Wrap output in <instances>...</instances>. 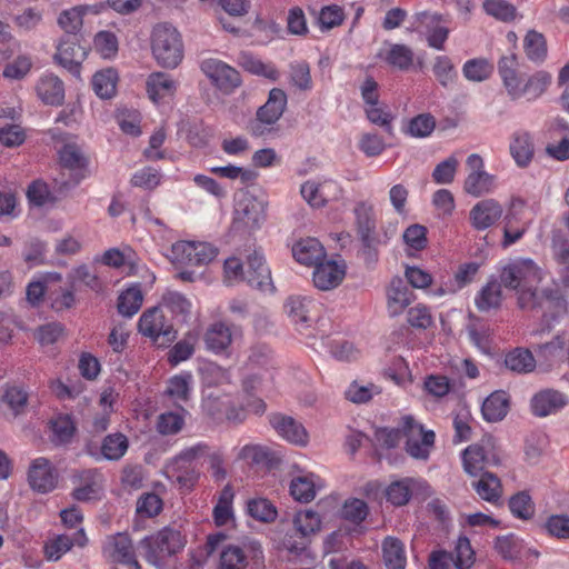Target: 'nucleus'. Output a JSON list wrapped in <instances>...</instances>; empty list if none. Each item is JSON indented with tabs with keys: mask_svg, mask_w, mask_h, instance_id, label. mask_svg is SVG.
Instances as JSON below:
<instances>
[{
	"mask_svg": "<svg viewBox=\"0 0 569 569\" xmlns=\"http://www.w3.org/2000/svg\"><path fill=\"white\" fill-rule=\"evenodd\" d=\"M68 279L74 284L76 282L83 283L86 287L93 291L101 289V281L97 273L93 272L87 264H81L71 270L68 274Z\"/></svg>",
	"mask_w": 569,
	"mask_h": 569,
	"instance_id": "62",
	"label": "nucleus"
},
{
	"mask_svg": "<svg viewBox=\"0 0 569 569\" xmlns=\"http://www.w3.org/2000/svg\"><path fill=\"white\" fill-rule=\"evenodd\" d=\"M331 182L327 181L323 183H317L316 181L308 180L302 183L300 193L310 206L319 208L325 206L327 202L326 189L331 187Z\"/></svg>",
	"mask_w": 569,
	"mask_h": 569,
	"instance_id": "54",
	"label": "nucleus"
},
{
	"mask_svg": "<svg viewBox=\"0 0 569 569\" xmlns=\"http://www.w3.org/2000/svg\"><path fill=\"white\" fill-rule=\"evenodd\" d=\"M503 208L495 199L478 201L469 211V221L477 231H485L495 226L502 217Z\"/></svg>",
	"mask_w": 569,
	"mask_h": 569,
	"instance_id": "17",
	"label": "nucleus"
},
{
	"mask_svg": "<svg viewBox=\"0 0 569 569\" xmlns=\"http://www.w3.org/2000/svg\"><path fill=\"white\" fill-rule=\"evenodd\" d=\"M192 376L189 372L176 375L168 381L167 395L173 400L186 401L189 398Z\"/></svg>",
	"mask_w": 569,
	"mask_h": 569,
	"instance_id": "56",
	"label": "nucleus"
},
{
	"mask_svg": "<svg viewBox=\"0 0 569 569\" xmlns=\"http://www.w3.org/2000/svg\"><path fill=\"white\" fill-rule=\"evenodd\" d=\"M184 425L183 417L173 411L163 412L159 416L157 422V430L161 435H176Z\"/></svg>",
	"mask_w": 569,
	"mask_h": 569,
	"instance_id": "64",
	"label": "nucleus"
},
{
	"mask_svg": "<svg viewBox=\"0 0 569 569\" xmlns=\"http://www.w3.org/2000/svg\"><path fill=\"white\" fill-rule=\"evenodd\" d=\"M41 101L49 106H61L64 101V84L54 74L42 76L36 87Z\"/></svg>",
	"mask_w": 569,
	"mask_h": 569,
	"instance_id": "28",
	"label": "nucleus"
},
{
	"mask_svg": "<svg viewBox=\"0 0 569 569\" xmlns=\"http://www.w3.org/2000/svg\"><path fill=\"white\" fill-rule=\"evenodd\" d=\"M498 73L508 97L512 101L525 99L536 101L548 89L552 77L545 70H538L531 76H525L518 70V58L515 53L502 56L498 61Z\"/></svg>",
	"mask_w": 569,
	"mask_h": 569,
	"instance_id": "1",
	"label": "nucleus"
},
{
	"mask_svg": "<svg viewBox=\"0 0 569 569\" xmlns=\"http://www.w3.org/2000/svg\"><path fill=\"white\" fill-rule=\"evenodd\" d=\"M413 298L412 290L400 278L391 281L388 290V310L391 316H398L408 307Z\"/></svg>",
	"mask_w": 569,
	"mask_h": 569,
	"instance_id": "32",
	"label": "nucleus"
},
{
	"mask_svg": "<svg viewBox=\"0 0 569 569\" xmlns=\"http://www.w3.org/2000/svg\"><path fill=\"white\" fill-rule=\"evenodd\" d=\"M493 72V64L485 58H475L465 62L463 77L472 82H482Z\"/></svg>",
	"mask_w": 569,
	"mask_h": 569,
	"instance_id": "45",
	"label": "nucleus"
},
{
	"mask_svg": "<svg viewBox=\"0 0 569 569\" xmlns=\"http://www.w3.org/2000/svg\"><path fill=\"white\" fill-rule=\"evenodd\" d=\"M86 48L80 44L79 36H63L54 54L56 61L67 69L72 76H80L81 62L86 59Z\"/></svg>",
	"mask_w": 569,
	"mask_h": 569,
	"instance_id": "12",
	"label": "nucleus"
},
{
	"mask_svg": "<svg viewBox=\"0 0 569 569\" xmlns=\"http://www.w3.org/2000/svg\"><path fill=\"white\" fill-rule=\"evenodd\" d=\"M377 57L391 68L407 71L413 64L415 53L406 44L386 42L385 47L377 53Z\"/></svg>",
	"mask_w": 569,
	"mask_h": 569,
	"instance_id": "24",
	"label": "nucleus"
},
{
	"mask_svg": "<svg viewBox=\"0 0 569 569\" xmlns=\"http://www.w3.org/2000/svg\"><path fill=\"white\" fill-rule=\"evenodd\" d=\"M533 142L531 136L526 131L515 132L510 143V153L516 163L525 168L533 158Z\"/></svg>",
	"mask_w": 569,
	"mask_h": 569,
	"instance_id": "34",
	"label": "nucleus"
},
{
	"mask_svg": "<svg viewBox=\"0 0 569 569\" xmlns=\"http://www.w3.org/2000/svg\"><path fill=\"white\" fill-rule=\"evenodd\" d=\"M151 49L158 64L173 69L182 61L183 44L178 30L169 23H160L153 28Z\"/></svg>",
	"mask_w": 569,
	"mask_h": 569,
	"instance_id": "3",
	"label": "nucleus"
},
{
	"mask_svg": "<svg viewBox=\"0 0 569 569\" xmlns=\"http://www.w3.org/2000/svg\"><path fill=\"white\" fill-rule=\"evenodd\" d=\"M358 234L368 256H372L376 246L375 230L376 220L373 209L366 202H360L355 208Z\"/></svg>",
	"mask_w": 569,
	"mask_h": 569,
	"instance_id": "21",
	"label": "nucleus"
},
{
	"mask_svg": "<svg viewBox=\"0 0 569 569\" xmlns=\"http://www.w3.org/2000/svg\"><path fill=\"white\" fill-rule=\"evenodd\" d=\"M186 543L187 537L182 532V526L171 523L141 539L138 548L150 565L162 568L169 558L183 550Z\"/></svg>",
	"mask_w": 569,
	"mask_h": 569,
	"instance_id": "2",
	"label": "nucleus"
},
{
	"mask_svg": "<svg viewBox=\"0 0 569 569\" xmlns=\"http://www.w3.org/2000/svg\"><path fill=\"white\" fill-rule=\"evenodd\" d=\"M247 512L253 519L261 522H272L277 518V508L266 498L250 499L247 503Z\"/></svg>",
	"mask_w": 569,
	"mask_h": 569,
	"instance_id": "52",
	"label": "nucleus"
},
{
	"mask_svg": "<svg viewBox=\"0 0 569 569\" xmlns=\"http://www.w3.org/2000/svg\"><path fill=\"white\" fill-rule=\"evenodd\" d=\"M293 258L301 264L316 266L326 257L323 246L316 238L300 239L292 247Z\"/></svg>",
	"mask_w": 569,
	"mask_h": 569,
	"instance_id": "30",
	"label": "nucleus"
},
{
	"mask_svg": "<svg viewBox=\"0 0 569 569\" xmlns=\"http://www.w3.org/2000/svg\"><path fill=\"white\" fill-rule=\"evenodd\" d=\"M118 73L108 68L97 71L92 77V88L96 94L102 99H110L116 93Z\"/></svg>",
	"mask_w": 569,
	"mask_h": 569,
	"instance_id": "40",
	"label": "nucleus"
},
{
	"mask_svg": "<svg viewBox=\"0 0 569 569\" xmlns=\"http://www.w3.org/2000/svg\"><path fill=\"white\" fill-rule=\"evenodd\" d=\"M52 442L57 446H63L71 442L76 426L69 416H59L51 421Z\"/></svg>",
	"mask_w": 569,
	"mask_h": 569,
	"instance_id": "51",
	"label": "nucleus"
},
{
	"mask_svg": "<svg viewBox=\"0 0 569 569\" xmlns=\"http://www.w3.org/2000/svg\"><path fill=\"white\" fill-rule=\"evenodd\" d=\"M343 277L345 269L332 260L316 263L312 272L315 287L323 291L338 287Z\"/></svg>",
	"mask_w": 569,
	"mask_h": 569,
	"instance_id": "23",
	"label": "nucleus"
},
{
	"mask_svg": "<svg viewBox=\"0 0 569 569\" xmlns=\"http://www.w3.org/2000/svg\"><path fill=\"white\" fill-rule=\"evenodd\" d=\"M432 71L436 79L443 88L453 86L458 79V72L448 56L436 57Z\"/></svg>",
	"mask_w": 569,
	"mask_h": 569,
	"instance_id": "48",
	"label": "nucleus"
},
{
	"mask_svg": "<svg viewBox=\"0 0 569 569\" xmlns=\"http://www.w3.org/2000/svg\"><path fill=\"white\" fill-rule=\"evenodd\" d=\"M510 397L503 390H497L489 395L482 402L481 413L486 421H501L508 413Z\"/></svg>",
	"mask_w": 569,
	"mask_h": 569,
	"instance_id": "31",
	"label": "nucleus"
},
{
	"mask_svg": "<svg viewBox=\"0 0 569 569\" xmlns=\"http://www.w3.org/2000/svg\"><path fill=\"white\" fill-rule=\"evenodd\" d=\"M383 561L387 569H405L407 557L405 545L395 537H387L382 542Z\"/></svg>",
	"mask_w": 569,
	"mask_h": 569,
	"instance_id": "36",
	"label": "nucleus"
},
{
	"mask_svg": "<svg viewBox=\"0 0 569 569\" xmlns=\"http://www.w3.org/2000/svg\"><path fill=\"white\" fill-rule=\"evenodd\" d=\"M71 481L73 499L82 502L98 499L103 488V476L96 468L74 470Z\"/></svg>",
	"mask_w": 569,
	"mask_h": 569,
	"instance_id": "10",
	"label": "nucleus"
},
{
	"mask_svg": "<svg viewBox=\"0 0 569 569\" xmlns=\"http://www.w3.org/2000/svg\"><path fill=\"white\" fill-rule=\"evenodd\" d=\"M233 498L234 492L232 487L230 485H226L219 495L217 505L213 508V520L217 526H224L233 518Z\"/></svg>",
	"mask_w": 569,
	"mask_h": 569,
	"instance_id": "41",
	"label": "nucleus"
},
{
	"mask_svg": "<svg viewBox=\"0 0 569 569\" xmlns=\"http://www.w3.org/2000/svg\"><path fill=\"white\" fill-rule=\"evenodd\" d=\"M458 160L456 157L451 156L441 161L436 166L432 172V179L438 184H449L453 181L457 168Z\"/></svg>",
	"mask_w": 569,
	"mask_h": 569,
	"instance_id": "63",
	"label": "nucleus"
},
{
	"mask_svg": "<svg viewBox=\"0 0 569 569\" xmlns=\"http://www.w3.org/2000/svg\"><path fill=\"white\" fill-rule=\"evenodd\" d=\"M248 558H251L254 563H261L263 561V551L258 541H250L243 547L236 545L226 546L220 553V568L246 569Z\"/></svg>",
	"mask_w": 569,
	"mask_h": 569,
	"instance_id": "9",
	"label": "nucleus"
},
{
	"mask_svg": "<svg viewBox=\"0 0 569 569\" xmlns=\"http://www.w3.org/2000/svg\"><path fill=\"white\" fill-rule=\"evenodd\" d=\"M511 513L519 519L528 520L535 513V505L526 491H520L509 499Z\"/></svg>",
	"mask_w": 569,
	"mask_h": 569,
	"instance_id": "57",
	"label": "nucleus"
},
{
	"mask_svg": "<svg viewBox=\"0 0 569 569\" xmlns=\"http://www.w3.org/2000/svg\"><path fill=\"white\" fill-rule=\"evenodd\" d=\"M203 341L208 350L214 353H220L231 345V328L224 322L212 323L207 329Z\"/></svg>",
	"mask_w": 569,
	"mask_h": 569,
	"instance_id": "33",
	"label": "nucleus"
},
{
	"mask_svg": "<svg viewBox=\"0 0 569 569\" xmlns=\"http://www.w3.org/2000/svg\"><path fill=\"white\" fill-rule=\"evenodd\" d=\"M525 209V201L520 198L512 199L509 211L505 216L503 240L505 248L520 240L528 229L527 222L522 221L521 214Z\"/></svg>",
	"mask_w": 569,
	"mask_h": 569,
	"instance_id": "18",
	"label": "nucleus"
},
{
	"mask_svg": "<svg viewBox=\"0 0 569 569\" xmlns=\"http://www.w3.org/2000/svg\"><path fill=\"white\" fill-rule=\"evenodd\" d=\"M435 128V117L430 113H421L409 121L407 133L416 138H426L432 133Z\"/></svg>",
	"mask_w": 569,
	"mask_h": 569,
	"instance_id": "60",
	"label": "nucleus"
},
{
	"mask_svg": "<svg viewBox=\"0 0 569 569\" xmlns=\"http://www.w3.org/2000/svg\"><path fill=\"white\" fill-rule=\"evenodd\" d=\"M239 63L252 74L261 76L272 81L279 78V71L272 63H264L248 52L240 53Z\"/></svg>",
	"mask_w": 569,
	"mask_h": 569,
	"instance_id": "42",
	"label": "nucleus"
},
{
	"mask_svg": "<svg viewBox=\"0 0 569 569\" xmlns=\"http://www.w3.org/2000/svg\"><path fill=\"white\" fill-rule=\"evenodd\" d=\"M472 487L488 502L496 503L501 497L500 480L491 472H483L479 480L472 482Z\"/></svg>",
	"mask_w": 569,
	"mask_h": 569,
	"instance_id": "38",
	"label": "nucleus"
},
{
	"mask_svg": "<svg viewBox=\"0 0 569 569\" xmlns=\"http://www.w3.org/2000/svg\"><path fill=\"white\" fill-rule=\"evenodd\" d=\"M505 365L511 371L526 373L535 369L536 359L530 350L516 348L506 356Z\"/></svg>",
	"mask_w": 569,
	"mask_h": 569,
	"instance_id": "43",
	"label": "nucleus"
},
{
	"mask_svg": "<svg viewBox=\"0 0 569 569\" xmlns=\"http://www.w3.org/2000/svg\"><path fill=\"white\" fill-rule=\"evenodd\" d=\"M58 471L51 461L44 457L34 459L28 471L30 487L40 493L52 491L58 483Z\"/></svg>",
	"mask_w": 569,
	"mask_h": 569,
	"instance_id": "16",
	"label": "nucleus"
},
{
	"mask_svg": "<svg viewBox=\"0 0 569 569\" xmlns=\"http://www.w3.org/2000/svg\"><path fill=\"white\" fill-rule=\"evenodd\" d=\"M290 83L302 91H309L312 88L310 66L306 61H295L289 64Z\"/></svg>",
	"mask_w": 569,
	"mask_h": 569,
	"instance_id": "55",
	"label": "nucleus"
},
{
	"mask_svg": "<svg viewBox=\"0 0 569 569\" xmlns=\"http://www.w3.org/2000/svg\"><path fill=\"white\" fill-rule=\"evenodd\" d=\"M143 301L142 292L139 286L130 287L118 298V311L123 317L131 318L136 315Z\"/></svg>",
	"mask_w": 569,
	"mask_h": 569,
	"instance_id": "49",
	"label": "nucleus"
},
{
	"mask_svg": "<svg viewBox=\"0 0 569 569\" xmlns=\"http://www.w3.org/2000/svg\"><path fill=\"white\" fill-rule=\"evenodd\" d=\"M563 348L565 339L561 336H556L551 341L538 345L535 351L539 361L551 365L560 357Z\"/></svg>",
	"mask_w": 569,
	"mask_h": 569,
	"instance_id": "58",
	"label": "nucleus"
},
{
	"mask_svg": "<svg viewBox=\"0 0 569 569\" xmlns=\"http://www.w3.org/2000/svg\"><path fill=\"white\" fill-rule=\"evenodd\" d=\"M318 477L313 473L298 476L292 478L290 482V495L300 502H310L315 499L317 492Z\"/></svg>",
	"mask_w": 569,
	"mask_h": 569,
	"instance_id": "37",
	"label": "nucleus"
},
{
	"mask_svg": "<svg viewBox=\"0 0 569 569\" xmlns=\"http://www.w3.org/2000/svg\"><path fill=\"white\" fill-rule=\"evenodd\" d=\"M86 9L83 7H73L63 10L58 17L59 27L66 32V36H79V31L83 24V14Z\"/></svg>",
	"mask_w": 569,
	"mask_h": 569,
	"instance_id": "50",
	"label": "nucleus"
},
{
	"mask_svg": "<svg viewBox=\"0 0 569 569\" xmlns=\"http://www.w3.org/2000/svg\"><path fill=\"white\" fill-rule=\"evenodd\" d=\"M211 171L222 178L231 180L239 179L243 184L253 182L258 177V173L254 170L237 167L233 164L214 167L211 169Z\"/></svg>",
	"mask_w": 569,
	"mask_h": 569,
	"instance_id": "61",
	"label": "nucleus"
},
{
	"mask_svg": "<svg viewBox=\"0 0 569 569\" xmlns=\"http://www.w3.org/2000/svg\"><path fill=\"white\" fill-rule=\"evenodd\" d=\"M171 253L180 263L202 266L217 257L218 249L208 242L178 241L172 244Z\"/></svg>",
	"mask_w": 569,
	"mask_h": 569,
	"instance_id": "8",
	"label": "nucleus"
},
{
	"mask_svg": "<svg viewBox=\"0 0 569 569\" xmlns=\"http://www.w3.org/2000/svg\"><path fill=\"white\" fill-rule=\"evenodd\" d=\"M129 447L128 438L120 433H110L104 437L101 445V453L107 460H119L124 456Z\"/></svg>",
	"mask_w": 569,
	"mask_h": 569,
	"instance_id": "46",
	"label": "nucleus"
},
{
	"mask_svg": "<svg viewBox=\"0 0 569 569\" xmlns=\"http://www.w3.org/2000/svg\"><path fill=\"white\" fill-rule=\"evenodd\" d=\"M475 563V551L467 537H459L453 551L435 550L429 555L430 569H470Z\"/></svg>",
	"mask_w": 569,
	"mask_h": 569,
	"instance_id": "5",
	"label": "nucleus"
},
{
	"mask_svg": "<svg viewBox=\"0 0 569 569\" xmlns=\"http://www.w3.org/2000/svg\"><path fill=\"white\" fill-rule=\"evenodd\" d=\"M402 431L407 437L406 450L415 459L426 460L433 446L436 435L433 431H426L412 417L402 418Z\"/></svg>",
	"mask_w": 569,
	"mask_h": 569,
	"instance_id": "6",
	"label": "nucleus"
},
{
	"mask_svg": "<svg viewBox=\"0 0 569 569\" xmlns=\"http://www.w3.org/2000/svg\"><path fill=\"white\" fill-rule=\"evenodd\" d=\"M293 527L299 533L310 539L321 528L320 516L312 510L297 512L293 518Z\"/></svg>",
	"mask_w": 569,
	"mask_h": 569,
	"instance_id": "53",
	"label": "nucleus"
},
{
	"mask_svg": "<svg viewBox=\"0 0 569 569\" xmlns=\"http://www.w3.org/2000/svg\"><path fill=\"white\" fill-rule=\"evenodd\" d=\"M499 459L495 453L489 455L483 445H471L462 451L463 470L472 476H478L486 465H498Z\"/></svg>",
	"mask_w": 569,
	"mask_h": 569,
	"instance_id": "25",
	"label": "nucleus"
},
{
	"mask_svg": "<svg viewBox=\"0 0 569 569\" xmlns=\"http://www.w3.org/2000/svg\"><path fill=\"white\" fill-rule=\"evenodd\" d=\"M161 305L174 316L181 317L182 321L187 320L192 308L191 301L178 291H167L163 293Z\"/></svg>",
	"mask_w": 569,
	"mask_h": 569,
	"instance_id": "44",
	"label": "nucleus"
},
{
	"mask_svg": "<svg viewBox=\"0 0 569 569\" xmlns=\"http://www.w3.org/2000/svg\"><path fill=\"white\" fill-rule=\"evenodd\" d=\"M60 162L64 168L74 171V181L79 183L88 177L89 158L81 147L76 143H67L59 152Z\"/></svg>",
	"mask_w": 569,
	"mask_h": 569,
	"instance_id": "22",
	"label": "nucleus"
},
{
	"mask_svg": "<svg viewBox=\"0 0 569 569\" xmlns=\"http://www.w3.org/2000/svg\"><path fill=\"white\" fill-rule=\"evenodd\" d=\"M201 71L223 92L229 93L241 84L239 72L221 60L209 58L201 62Z\"/></svg>",
	"mask_w": 569,
	"mask_h": 569,
	"instance_id": "11",
	"label": "nucleus"
},
{
	"mask_svg": "<svg viewBox=\"0 0 569 569\" xmlns=\"http://www.w3.org/2000/svg\"><path fill=\"white\" fill-rule=\"evenodd\" d=\"M495 548L505 559H516L520 556L522 543L513 533L496 538Z\"/></svg>",
	"mask_w": 569,
	"mask_h": 569,
	"instance_id": "59",
	"label": "nucleus"
},
{
	"mask_svg": "<svg viewBox=\"0 0 569 569\" xmlns=\"http://www.w3.org/2000/svg\"><path fill=\"white\" fill-rule=\"evenodd\" d=\"M88 539L83 529H80L74 537L67 535H59L56 538L49 540L44 545L46 558L50 561L59 560L64 553H67L74 545L84 547Z\"/></svg>",
	"mask_w": 569,
	"mask_h": 569,
	"instance_id": "27",
	"label": "nucleus"
},
{
	"mask_svg": "<svg viewBox=\"0 0 569 569\" xmlns=\"http://www.w3.org/2000/svg\"><path fill=\"white\" fill-rule=\"evenodd\" d=\"M540 280L539 268L530 259L517 260L505 266L500 273V282L508 289L518 290Z\"/></svg>",
	"mask_w": 569,
	"mask_h": 569,
	"instance_id": "7",
	"label": "nucleus"
},
{
	"mask_svg": "<svg viewBox=\"0 0 569 569\" xmlns=\"http://www.w3.org/2000/svg\"><path fill=\"white\" fill-rule=\"evenodd\" d=\"M502 302L501 283L497 280L489 281L481 288L475 298V305L480 312L499 309Z\"/></svg>",
	"mask_w": 569,
	"mask_h": 569,
	"instance_id": "35",
	"label": "nucleus"
},
{
	"mask_svg": "<svg viewBox=\"0 0 569 569\" xmlns=\"http://www.w3.org/2000/svg\"><path fill=\"white\" fill-rule=\"evenodd\" d=\"M244 280L250 287L262 291L273 289L270 269L266 264L263 254L258 250L248 256V269L244 273Z\"/></svg>",
	"mask_w": 569,
	"mask_h": 569,
	"instance_id": "20",
	"label": "nucleus"
},
{
	"mask_svg": "<svg viewBox=\"0 0 569 569\" xmlns=\"http://www.w3.org/2000/svg\"><path fill=\"white\" fill-rule=\"evenodd\" d=\"M523 49L530 61L542 62L547 57V43L542 33L530 30L523 39Z\"/></svg>",
	"mask_w": 569,
	"mask_h": 569,
	"instance_id": "47",
	"label": "nucleus"
},
{
	"mask_svg": "<svg viewBox=\"0 0 569 569\" xmlns=\"http://www.w3.org/2000/svg\"><path fill=\"white\" fill-rule=\"evenodd\" d=\"M269 422L277 433L288 442L305 446L308 440V433L301 422L295 418L282 413H272L269 416Z\"/></svg>",
	"mask_w": 569,
	"mask_h": 569,
	"instance_id": "19",
	"label": "nucleus"
},
{
	"mask_svg": "<svg viewBox=\"0 0 569 569\" xmlns=\"http://www.w3.org/2000/svg\"><path fill=\"white\" fill-rule=\"evenodd\" d=\"M566 403V397L561 392L548 389L533 396L531 409L535 416L547 417L559 411Z\"/></svg>",
	"mask_w": 569,
	"mask_h": 569,
	"instance_id": "26",
	"label": "nucleus"
},
{
	"mask_svg": "<svg viewBox=\"0 0 569 569\" xmlns=\"http://www.w3.org/2000/svg\"><path fill=\"white\" fill-rule=\"evenodd\" d=\"M107 557L117 563L127 566L129 569H141L137 560L132 540L126 532H118L109 536L103 547Z\"/></svg>",
	"mask_w": 569,
	"mask_h": 569,
	"instance_id": "13",
	"label": "nucleus"
},
{
	"mask_svg": "<svg viewBox=\"0 0 569 569\" xmlns=\"http://www.w3.org/2000/svg\"><path fill=\"white\" fill-rule=\"evenodd\" d=\"M138 331L158 347H168L177 338V330L166 318L161 307H152L141 315Z\"/></svg>",
	"mask_w": 569,
	"mask_h": 569,
	"instance_id": "4",
	"label": "nucleus"
},
{
	"mask_svg": "<svg viewBox=\"0 0 569 569\" xmlns=\"http://www.w3.org/2000/svg\"><path fill=\"white\" fill-rule=\"evenodd\" d=\"M419 482L412 478H405L391 482L387 490V500L396 507L405 506L409 502L413 488Z\"/></svg>",
	"mask_w": 569,
	"mask_h": 569,
	"instance_id": "39",
	"label": "nucleus"
},
{
	"mask_svg": "<svg viewBox=\"0 0 569 569\" xmlns=\"http://www.w3.org/2000/svg\"><path fill=\"white\" fill-rule=\"evenodd\" d=\"M284 309L291 321L301 332L311 328L318 319L319 307L307 297L295 296L288 298Z\"/></svg>",
	"mask_w": 569,
	"mask_h": 569,
	"instance_id": "15",
	"label": "nucleus"
},
{
	"mask_svg": "<svg viewBox=\"0 0 569 569\" xmlns=\"http://www.w3.org/2000/svg\"><path fill=\"white\" fill-rule=\"evenodd\" d=\"M466 163L470 172L465 181V191L473 197L490 192L493 189L495 177L483 170L482 158L472 153L467 158Z\"/></svg>",
	"mask_w": 569,
	"mask_h": 569,
	"instance_id": "14",
	"label": "nucleus"
},
{
	"mask_svg": "<svg viewBox=\"0 0 569 569\" xmlns=\"http://www.w3.org/2000/svg\"><path fill=\"white\" fill-rule=\"evenodd\" d=\"M146 84L148 96L153 102L173 97L178 88V82L166 72H152Z\"/></svg>",
	"mask_w": 569,
	"mask_h": 569,
	"instance_id": "29",
	"label": "nucleus"
}]
</instances>
